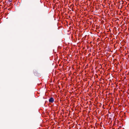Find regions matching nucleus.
Returning <instances> with one entry per match:
<instances>
[{
  "label": "nucleus",
  "mask_w": 129,
  "mask_h": 129,
  "mask_svg": "<svg viewBox=\"0 0 129 129\" xmlns=\"http://www.w3.org/2000/svg\"><path fill=\"white\" fill-rule=\"evenodd\" d=\"M34 75L36 76H40L39 73L36 70L34 71Z\"/></svg>",
  "instance_id": "nucleus-1"
},
{
  "label": "nucleus",
  "mask_w": 129,
  "mask_h": 129,
  "mask_svg": "<svg viewBox=\"0 0 129 129\" xmlns=\"http://www.w3.org/2000/svg\"><path fill=\"white\" fill-rule=\"evenodd\" d=\"M33 98V101L34 103L35 104H36L37 101V99L35 96H34Z\"/></svg>",
  "instance_id": "nucleus-2"
},
{
  "label": "nucleus",
  "mask_w": 129,
  "mask_h": 129,
  "mask_svg": "<svg viewBox=\"0 0 129 129\" xmlns=\"http://www.w3.org/2000/svg\"><path fill=\"white\" fill-rule=\"evenodd\" d=\"M49 102L50 103H53L54 101V99L52 97L50 98L49 99Z\"/></svg>",
  "instance_id": "nucleus-3"
},
{
  "label": "nucleus",
  "mask_w": 129,
  "mask_h": 129,
  "mask_svg": "<svg viewBox=\"0 0 129 129\" xmlns=\"http://www.w3.org/2000/svg\"><path fill=\"white\" fill-rule=\"evenodd\" d=\"M33 119L34 121H36V120H38V118H36L35 115L33 117Z\"/></svg>",
  "instance_id": "nucleus-4"
}]
</instances>
